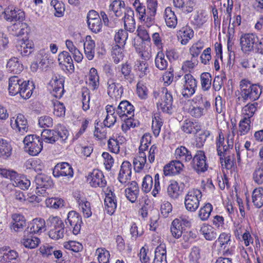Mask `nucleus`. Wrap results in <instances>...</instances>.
<instances>
[{"instance_id": "1", "label": "nucleus", "mask_w": 263, "mask_h": 263, "mask_svg": "<svg viewBox=\"0 0 263 263\" xmlns=\"http://www.w3.org/2000/svg\"><path fill=\"white\" fill-rule=\"evenodd\" d=\"M34 89L32 81H24L17 76L11 77L9 79L8 90L12 96L19 93L22 98L27 99L31 96Z\"/></svg>"}, {"instance_id": "2", "label": "nucleus", "mask_w": 263, "mask_h": 263, "mask_svg": "<svg viewBox=\"0 0 263 263\" xmlns=\"http://www.w3.org/2000/svg\"><path fill=\"white\" fill-rule=\"evenodd\" d=\"M239 88V96L237 99L243 103L254 102L258 100L262 92L261 86L252 84L250 81L246 79H242L240 81Z\"/></svg>"}, {"instance_id": "3", "label": "nucleus", "mask_w": 263, "mask_h": 263, "mask_svg": "<svg viewBox=\"0 0 263 263\" xmlns=\"http://www.w3.org/2000/svg\"><path fill=\"white\" fill-rule=\"evenodd\" d=\"M68 134V131L65 127L58 125L54 129H44L42 133L41 136L45 142L53 143L59 139L62 141H65Z\"/></svg>"}, {"instance_id": "4", "label": "nucleus", "mask_w": 263, "mask_h": 263, "mask_svg": "<svg viewBox=\"0 0 263 263\" xmlns=\"http://www.w3.org/2000/svg\"><path fill=\"white\" fill-rule=\"evenodd\" d=\"M47 225L50 228L48 235L52 239L58 240L64 235L65 225L57 216H50L47 220Z\"/></svg>"}, {"instance_id": "5", "label": "nucleus", "mask_w": 263, "mask_h": 263, "mask_svg": "<svg viewBox=\"0 0 263 263\" xmlns=\"http://www.w3.org/2000/svg\"><path fill=\"white\" fill-rule=\"evenodd\" d=\"M181 84V94L185 98H189L193 96L197 88V81L190 73L185 74L180 81H176L177 86Z\"/></svg>"}, {"instance_id": "6", "label": "nucleus", "mask_w": 263, "mask_h": 263, "mask_svg": "<svg viewBox=\"0 0 263 263\" xmlns=\"http://www.w3.org/2000/svg\"><path fill=\"white\" fill-rule=\"evenodd\" d=\"M259 38L255 33H243L240 38V45L242 52L248 53L255 51Z\"/></svg>"}, {"instance_id": "7", "label": "nucleus", "mask_w": 263, "mask_h": 263, "mask_svg": "<svg viewBox=\"0 0 263 263\" xmlns=\"http://www.w3.org/2000/svg\"><path fill=\"white\" fill-rule=\"evenodd\" d=\"M25 149L30 155L36 156L43 148V142L39 137L34 135H28L23 140Z\"/></svg>"}, {"instance_id": "8", "label": "nucleus", "mask_w": 263, "mask_h": 263, "mask_svg": "<svg viewBox=\"0 0 263 263\" xmlns=\"http://www.w3.org/2000/svg\"><path fill=\"white\" fill-rule=\"evenodd\" d=\"M202 196V193L199 190L193 189L190 190L184 199L186 209L190 212H195L199 206Z\"/></svg>"}, {"instance_id": "9", "label": "nucleus", "mask_w": 263, "mask_h": 263, "mask_svg": "<svg viewBox=\"0 0 263 263\" xmlns=\"http://www.w3.org/2000/svg\"><path fill=\"white\" fill-rule=\"evenodd\" d=\"M35 183L36 185V193L40 195H46V189L50 187L53 182L50 177L43 174H38L35 178Z\"/></svg>"}, {"instance_id": "10", "label": "nucleus", "mask_w": 263, "mask_h": 263, "mask_svg": "<svg viewBox=\"0 0 263 263\" xmlns=\"http://www.w3.org/2000/svg\"><path fill=\"white\" fill-rule=\"evenodd\" d=\"M4 18L11 23L23 22L25 18V13L23 10L13 6H8L4 11Z\"/></svg>"}, {"instance_id": "11", "label": "nucleus", "mask_w": 263, "mask_h": 263, "mask_svg": "<svg viewBox=\"0 0 263 263\" xmlns=\"http://www.w3.org/2000/svg\"><path fill=\"white\" fill-rule=\"evenodd\" d=\"M65 222L67 226H70V228L72 229L74 235H77L80 233L83 222L81 216L78 213L74 211H70Z\"/></svg>"}, {"instance_id": "12", "label": "nucleus", "mask_w": 263, "mask_h": 263, "mask_svg": "<svg viewBox=\"0 0 263 263\" xmlns=\"http://www.w3.org/2000/svg\"><path fill=\"white\" fill-rule=\"evenodd\" d=\"M46 230V222L44 219L36 218L30 222L27 229L25 230V235L32 234H40Z\"/></svg>"}, {"instance_id": "13", "label": "nucleus", "mask_w": 263, "mask_h": 263, "mask_svg": "<svg viewBox=\"0 0 263 263\" xmlns=\"http://www.w3.org/2000/svg\"><path fill=\"white\" fill-rule=\"evenodd\" d=\"M192 159V166L197 173H203L208 170V165L206 163V157L203 151H197Z\"/></svg>"}, {"instance_id": "14", "label": "nucleus", "mask_w": 263, "mask_h": 263, "mask_svg": "<svg viewBox=\"0 0 263 263\" xmlns=\"http://www.w3.org/2000/svg\"><path fill=\"white\" fill-rule=\"evenodd\" d=\"M10 125L12 128L21 134L23 135L28 131V125L26 118L21 114L11 119Z\"/></svg>"}, {"instance_id": "15", "label": "nucleus", "mask_w": 263, "mask_h": 263, "mask_svg": "<svg viewBox=\"0 0 263 263\" xmlns=\"http://www.w3.org/2000/svg\"><path fill=\"white\" fill-rule=\"evenodd\" d=\"M140 39H134L133 44L135 48V49L137 52L141 54V56L144 57L146 53L148 54L147 52L144 51V41L150 42L151 38L147 30H141L138 33Z\"/></svg>"}, {"instance_id": "16", "label": "nucleus", "mask_w": 263, "mask_h": 263, "mask_svg": "<svg viewBox=\"0 0 263 263\" xmlns=\"http://www.w3.org/2000/svg\"><path fill=\"white\" fill-rule=\"evenodd\" d=\"M107 86V93L109 96L116 100L120 99L123 93L122 85L115 82L114 79L110 78L108 80Z\"/></svg>"}, {"instance_id": "17", "label": "nucleus", "mask_w": 263, "mask_h": 263, "mask_svg": "<svg viewBox=\"0 0 263 263\" xmlns=\"http://www.w3.org/2000/svg\"><path fill=\"white\" fill-rule=\"evenodd\" d=\"M49 89L51 95L56 98H61L63 95L64 80L62 78L57 77L52 78L49 84Z\"/></svg>"}, {"instance_id": "18", "label": "nucleus", "mask_w": 263, "mask_h": 263, "mask_svg": "<svg viewBox=\"0 0 263 263\" xmlns=\"http://www.w3.org/2000/svg\"><path fill=\"white\" fill-rule=\"evenodd\" d=\"M116 114L121 119H126L128 116H134V107L128 101H121L116 109Z\"/></svg>"}, {"instance_id": "19", "label": "nucleus", "mask_w": 263, "mask_h": 263, "mask_svg": "<svg viewBox=\"0 0 263 263\" xmlns=\"http://www.w3.org/2000/svg\"><path fill=\"white\" fill-rule=\"evenodd\" d=\"M87 181L89 182L91 186L95 187H104L106 184L103 173L98 170H94L88 175Z\"/></svg>"}, {"instance_id": "20", "label": "nucleus", "mask_w": 263, "mask_h": 263, "mask_svg": "<svg viewBox=\"0 0 263 263\" xmlns=\"http://www.w3.org/2000/svg\"><path fill=\"white\" fill-rule=\"evenodd\" d=\"M55 177L60 176L72 177L73 175V169L70 164L67 162L57 164L54 167L52 172Z\"/></svg>"}, {"instance_id": "21", "label": "nucleus", "mask_w": 263, "mask_h": 263, "mask_svg": "<svg viewBox=\"0 0 263 263\" xmlns=\"http://www.w3.org/2000/svg\"><path fill=\"white\" fill-rule=\"evenodd\" d=\"M131 174L132 164L127 161H123L121 166L118 180L122 184H125L130 180Z\"/></svg>"}, {"instance_id": "22", "label": "nucleus", "mask_w": 263, "mask_h": 263, "mask_svg": "<svg viewBox=\"0 0 263 263\" xmlns=\"http://www.w3.org/2000/svg\"><path fill=\"white\" fill-rule=\"evenodd\" d=\"M184 167L179 160H173L165 165L163 168L165 176L175 175L179 174Z\"/></svg>"}, {"instance_id": "23", "label": "nucleus", "mask_w": 263, "mask_h": 263, "mask_svg": "<svg viewBox=\"0 0 263 263\" xmlns=\"http://www.w3.org/2000/svg\"><path fill=\"white\" fill-rule=\"evenodd\" d=\"M28 26L26 23L23 22H14L8 27L9 32L16 36H22L28 32Z\"/></svg>"}, {"instance_id": "24", "label": "nucleus", "mask_w": 263, "mask_h": 263, "mask_svg": "<svg viewBox=\"0 0 263 263\" xmlns=\"http://www.w3.org/2000/svg\"><path fill=\"white\" fill-rule=\"evenodd\" d=\"M124 25L125 29L130 32H133L135 30L136 24L134 19V12L130 8L127 9L125 12Z\"/></svg>"}, {"instance_id": "25", "label": "nucleus", "mask_w": 263, "mask_h": 263, "mask_svg": "<svg viewBox=\"0 0 263 263\" xmlns=\"http://www.w3.org/2000/svg\"><path fill=\"white\" fill-rule=\"evenodd\" d=\"M58 61L60 64H63L69 71H73L74 67L73 60L68 52L63 51L58 56Z\"/></svg>"}, {"instance_id": "26", "label": "nucleus", "mask_w": 263, "mask_h": 263, "mask_svg": "<svg viewBox=\"0 0 263 263\" xmlns=\"http://www.w3.org/2000/svg\"><path fill=\"white\" fill-rule=\"evenodd\" d=\"M164 18L166 26L170 28H175L177 25V18L172 8L167 7L165 8Z\"/></svg>"}, {"instance_id": "27", "label": "nucleus", "mask_w": 263, "mask_h": 263, "mask_svg": "<svg viewBox=\"0 0 263 263\" xmlns=\"http://www.w3.org/2000/svg\"><path fill=\"white\" fill-rule=\"evenodd\" d=\"M182 130L188 134H195L201 129V125L197 121L186 120L181 127Z\"/></svg>"}, {"instance_id": "28", "label": "nucleus", "mask_w": 263, "mask_h": 263, "mask_svg": "<svg viewBox=\"0 0 263 263\" xmlns=\"http://www.w3.org/2000/svg\"><path fill=\"white\" fill-rule=\"evenodd\" d=\"M95 46V42L91 39V36H86L84 43V49L85 54L89 60H91L94 58Z\"/></svg>"}, {"instance_id": "29", "label": "nucleus", "mask_w": 263, "mask_h": 263, "mask_svg": "<svg viewBox=\"0 0 263 263\" xmlns=\"http://www.w3.org/2000/svg\"><path fill=\"white\" fill-rule=\"evenodd\" d=\"M200 232L207 240H214L217 236L216 230L212 226L208 224H202L200 228Z\"/></svg>"}, {"instance_id": "30", "label": "nucleus", "mask_w": 263, "mask_h": 263, "mask_svg": "<svg viewBox=\"0 0 263 263\" xmlns=\"http://www.w3.org/2000/svg\"><path fill=\"white\" fill-rule=\"evenodd\" d=\"M12 147L7 140L0 137V158L7 159L12 155Z\"/></svg>"}, {"instance_id": "31", "label": "nucleus", "mask_w": 263, "mask_h": 263, "mask_svg": "<svg viewBox=\"0 0 263 263\" xmlns=\"http://www.w3.org/2000/svg\"><path fill=\"white\" fill-rule=\"evenodd\" d=\"M175 155L177 160L182 161L189 162L192 159V155L191 152L185 147L181 146L177 148L175 153Z\"/></svg>"}, {"instance_id": "32", "label": "nucleus", "mask_w": 263, "mask_h": 263, "mask_svg": "<svg viewBox=\"0 0 263 263\" xmlns=\"http://www.w3.org/2000/svg\"><path fill=\"white\" fill-rule=\"evenodd\" d=\"M104 204L107 212L109 215L113 214L117 208V203L116 196L112 192H111L110 194L108 193L104 199Z\"/></svg>"}, {"instance_id": "33", "label": "nucleus", "mask_w": 263, "mask_h": 263, "mask_svg": "<svg viewBox=\"0 0 263 263\" xmlns=\"http://www.w3.org/2000/svg\"><path fill=\"white\" fill-rule=\"evenodd\" d=\"M165 91L163 101L160 104V107L164 112L171 114L173 109V98L172 95L170 92H168L166 89Z\"/></svg>"}, {"instance_id": "34", "label": "nucleus", "mask_w": 263, "mask_h": 263, "mask_svg": "<svg viewBox=\"0 0 263 263\" xmlns=\"http://www.w3.org/2000/svg\"><path fill=\"white\" fill-rule=\"evenodd\" d=\"M153 263H167L166 251L164 244H160L156 248Z\"/></svg>"}, {"instance_id": "35", "label": "nucleus", "mask_w": 263, "mask_h": 263, "mask_svg": "<svg viewBox=\"0 0 263 263\" xmlns=\"http://www.w3.org/2000/svg\"><path fill=\"white\" fill-rule=\"evenodd\" d=\"M124 2L120 0L114 1L109 6V15L112 14L111 12L117 17H121L124 10Z\"/></svg>"}, {"instance_id": "36", "label": "nucleus", "mask_w": 263, "mask_h": 263, "mask_svg": "<svg viewBox=\"0 0 263 263\" xmlns=\"http://www.w3.org/2000/svg\"><path fill=\"white\" fill-rule=\"evenodd\" d=\"M8 70L11 73H20L23 70V65L16 58L10 59L7 65Z\"/></svg>"}, {"instance_id": "37", "label": "nucleus", "mask_w": 263, "mask_h": 263, "mask_svg": "<svg viewBox=\"0 0 263 263\" xmlns=\"http://www.w3.org/2000/svg\"><path fill=\"white\" fill-rule=\"evenodd\" d=\"M12 225L11 229L18 232L23 230L26 226V221L24 217L21 214H14L12 215Z\"/></svg>"}, {"instance_id": "38", "label": "nucleus", "mask_w": 263, "mask_h": 263, "mask_svg": "<svg viewBox=\"0 0 263 263\" xmlns=\"http://www.w3.org/2000/svg\"><path fill=\"white\" fill-rule=\"evenodd\" d=\"M252 202L257 208L263 205V188L259 187L254 190L252 193Z\"/></svg>"}, {"instance_id": "39", "label": "nucleus", "mask_w": 263, "mask_h": 263, "mask_svg": "<svg viewBox=\"0 0 263 263\" xmlns=\"http://www.w3.org/2000/svg\"><path fill=\"white\" fill-rule=\"evenodd\" d=\"M258 107V103L257 102L254 101L253 103H248L242 109V114L245 116L244 118H248L251 119L256 112Z\"/></svg>"}, {"instance_id": "40", "label": "nucleus", "mask_w": 263, "mask_h": 263, "mask_svg": "<svg viewBox=\"0 0 263 263\" xmlns=\"http://www.w3.org/2000/svg\"><path fill=\"white\" fill-rule=\"evenodd\" d=\"M180 221V220L179 219H175L172 222L171 227L172 234L174 237L177 239H178L182 236L183 231L185 230L183 229V227H181V224Z\"/></svg>"}, {"instance_id": "41", "label": "nucleus", "mask_w": 263, "mask_h": 263, "mask_svg": "<svg viewBox=\"0 0 263 263\" xmlns=\"http://www.w3.org/2000/svg\"><path fill=\"white\" fill-rule=\"evenodd\" d=\"M40 242V240L36 237L29 236L24 233V238L22 241L23 245L27 248L33 249L37 247Z\"/></svg>"}, {"instance_id": "42", "label": "nucleus", "mask_w": 263, "mask_h": 263, "mask_svg": "<svg viewBox=\"0 0 263 263\" xmlns=\"http://www.w3.org/2000/svg\"><path fill=\"white\" fill-rule=\"evenodd\" d=\"M181 36V43L185 45L194 35V31L190 27L185 26L183 27L179 32Z\"/></svg>"}, {"instance_id": "43", "label": "nucleus", "mask_w": 263, "mask_h": 263, "mask_svg": "<svg viewBox=\"0 0 263 263\" xmlns=\"http://www.w3.org/2000/svg\"><path fill=\"white\" fill-rule=\"evenodd\" d=\"M162 125L163 121L160 116L159 114H155L153 118L152 128L156 137L159 136Z\"/></svg>"}, {"instance_id": "44", "label": "nucleus", "mask_w": 263, "mask_h": 263, "mask_svg": "<svg viewBox=\"0 0 263 263\" xmlns=\"http://www.w3.org/2000/svg\"><path fill=\"white\" fill-rule=\"evenodd\" d=\"M241 230V227L239 228L235 231V235L236 237L240 239V236H241L242 239L244 241V243L246 246H248L250 244H252L253 242V238L251 236L249 231L245 230V232L241 234L242 232Z\"/></svg>"}, {"instance_id": "45", "label": "nucleus", "mask_w": 263, "mask_h": 263, "mask_svg": "<svg viewBox=\"0 0 263 263\" xmlns=\"http://www.w3.org/2000/svg\"><path fill=\"white\" fill-rule=\"evenodd\" d=\"M155 63L156 67L161 70L166 69L168 65V62L162 51L158 52L155 58Z\"/></svg>"}, {"instance_id": "46", "label": "nucleus", "mask_w": 263, "mask_h": 263, "mask_svg": "<svg viewBox=\"0 0 263 263\" xmlns=\"http://www.w3.org/2000/svg\"><path fill=\"white\" fill-rule=\"evenodd\" d=\"M122 47L120 45L116 44L112 46V57L114 62L116 64L119 63L121 60H123L124 54L122 52Z\"/></svg>"}, {"instance_id": "47", "label": "nucleus", "mask_w": 263, "mask_h": 263, "mask_svg": "<svg viewBox=\"0 0 263 263\" xmlns=\"http://www.w3.org/2000/svg\"><path fill=\"white\" fill-rule=\"evenodd\" d=\"M252 179L258 185L263 184V165L260 164L257 166L252 174Z\"/></svg>"}, {"instance_id": "48", "label": "nucleus", "mask_w": 263, "mask_h": 263, "mask_svg": "<svg viewBox=\"0 0 263 263\" xmlns=\"http://www.w3.org/2000/svg\"><path fill=\"white\" fill-rule=\"evenodd\" d=\"M33 47L34 44L33 42L27 40L22 42L20 48L18 49L21 51V54L23 56H27L33 51Z\"/></svg>"}, {"instance_id": "49", "label": "nucleus", "mask_w": 263, "mask_h": 263, "mask_svg": "<svg viewBox=\"0 0 263 263\" xmlns=\"http://www.w3.org/2000/svg\"><path fill=\"white\" fill-rule=\"evenodd\" d=\"M200 81L202 89L208 91L211 86L212 77L209 72H203L200 76Z\"/></svg>"}, {"instance_id": "50", "label": "nucleus", "mask_w": 263, "mask_h": 263, "mask_svg": "<svg viewBox=\"0 0 263 263\" xmlns=\"http://www.w3.org/2000/svg\"><path fill=\"white\" fill-rule=\"evenodd\" d=\"M77 200L79 205L81 206L84 216L87 218L90 217L91 216L92 212L91 211L90 202L85 200L84 199H81L78 197H77Z\"/></svg>"}, {"instance_id": "51", "label": "nucleus", "mask_w": 263, "mask_h": 263, "mask_svg": "<svg viewBox=\"0 0 263 263\" xmlns=\"http://www.w3.org/2000/svg\"><path fill=\"white\" fill-rule=\"evenodd\" d=\"M213 206L210 203H206L203 207L201 208L199 212L198 216L202 221H205L209 218Z\"/></svg>"}, {"instance_id": "52", "label": "nucleus", "mask_w": 263, "mask_h": 263, "mask_svg": "<svg viewBox=\"0 0 263 263\" xmlns=\"http://www.w3.org/2000/svg\"><path fill=\"white\" fill-rule=\"evenodd\" d=\"M127 30L121 29L115 34V41L118 45L124 47L128 38Z\"/></svg>"}, {"instance_id": "53", "label": "nucleus", "mask_w": 263, "mask_h": 263, "mask_svg": "<svg viewBox=\"0 0 263 263\" xmlns=\"http://www.w3.org/2000/svg\"><path fill=\"white\" fill-rule=\"evenodd\" d=\"M89 85L93 89H95L99 85V77L97 71L95 68H91L88 76Z\"/></svg>"}, {"instance_id": "54", "label": "nucleus", "mask_w": 263, "mask_h": 263, "mask_svg": "<svg viewBox=\"0 0 263 263\" xmlns=\"http://www.w3.org/2000/svg\"><path fill=\"white\" fill-rule=\"evenodd\" d=\"M168 195L172 198H177L181 193L178 183L176 181L172 182L167 187Z\"/></svg>"}, {"instance_id": "55", "label": "nucleus", "mask_w": 263, "mask_h": 263, "mask_svg": "<svg viewBox=\"0 0 263 263\" xmlns=\"http://www.w3.org/2000/svg\"><path fill=\"white\" fill-rule=\"evenodd\" d=\"M251 119L248 118H243L240 120L239 124V135L242 136L247 134L250 129Z\"/></svg>"}, {"instance_id": "56", "label": "nucleus", "mask_w": 263, "mask_h": 263, "mask_svg": "<svg viewBox=\"0 0 263 263\" xmlns=\"http://www.w3.org/2000/svg\"><path fill=\"white\" fill-rule=\"evenodd\" d=\"M121 73L123 75L124 78L129 83H131L133 81V75L132 72V66L125 63L123 64L121 67Z\"/></svg>"}, {"instance_id": "57", "label": "nucleus", "mask_w": 263, "mask_h": 263, "mask_svg": "<svg viewBox=\"0 0 263 263\" xmlns=\"http://www.w3.org/2000/svg\"><path fill=\"white\" fill-rule=\"evenodd\" d=\"M98 254V260L100 263H108L110 257L109 251L104 248H98L96 250Z\"/></svg>"}, {"instance_id": "58", "label": "nucleus", "mask_w": 263, "mask_h": 263, "mask_svg": "<svg viewBox=\"0 0 263 263\" xmlns=\"http://www.w3.org/2000/svg\"><path fill=\"white\" fill-rule=\"evenodd\" d=\"M133 6L136 12L139 15V19H142L143 17L144 18L147 13V11L144 4L140 0H135Z\"/></svg>"}, {"instance_id": "59", "label": "nucleus", "mask_w": 263, "mask_h": 263, "mask_svg": "<svg viewBox=\"0 0 263 263\" xmlns=\"http://www.w3.org/2000/svg\"><path fill=\"white\" fill-rule=\"evenodd\" d=\"M88 27L90 30L96 33L101 31L102 24L101 18H98V20H93L91 21L87 22Z\"/></svg>"}, {"instance_id": "60", "label": "nucleus", "mask_w": 263, "mask_h": 263, "mask_svg": "<svg viewBox=\"0 0 263 263\" xmlns=\"http://www.w3.org/2000/svg\"><path fill=\"white\" fill-rule=\"evenodd\" d=\"M64 247L66 249L70 250L74 252H79L83 250L82 245L76 241H69L64 243Z\"/></svg>"}, {"instance_id": "61", "label": "nucleus", "mask_w": 263, "mask_h": 263, "mask_svg": "<svg viewBox=\"0 0 263 263\" xmlns=\"http://www.w3.org/2000/svg\"><path fill=\"white\" fill-rule=\"evenodd\" d=\"M153 184L152 177L149 175H146L143 179L142 190L145 193H148L151 190Z\"/></svg>"}, {"instance_id": "62", "label": "nucleus", "mask_w": 263, "mask_h": 263, "mask_svg": "<svg viewBox=\"0 0 263 263\" xmlns=\"http://www.w3.org/2000/svg\"><path fill=\"white\" fill-rule=\"evenodd\" d=\"M189 113L194 118H199L204 114V109L198 105L193 106L189 108Z\"/></svg>"}, {"instance_id": "63", "label": "nucleus", "mask_w": 263, "mask_h": 263, "mask_svg": "<svg viewBox=\"0 0 263 263\" xmlns=\"http://www.w3.org/2000/svg\"><path fill=\"white\" fill-rule=\"evenodd\" d=\"M108 149L110 152L118 154L120 151L119 142L116 139L110 138L107 142Z\"/></svg>"}, {"instance_id": "64", "label": "nucleus", "mask_w": 263, "mask_h": 263, "mask_svg": "<svg viewBox=\"0 0 263 263\" xmlns=\"http://www.w3.org/2000/svg\"><path fill=\"white\" fill-rule=\"evenodd\" d=\"M189 260L192 263H198V260L200 258V250L197 247H194L190 253Z\"/></svg>"}]
</instances>
